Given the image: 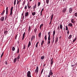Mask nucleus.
I'll use <instances>...</instances> for the list:
<instances>
[{
  "label": "nucleus",
  "instance_id": "obj_1",
  "mask_svg": "<svg viewBox=\"0 0 77 77\" xmlns=\"http://www.w3.org/2000/svg\"><path fill=\"white\" fill-rule=\"evenodd\" d=\"M13 9H14V7H12L11 8L10 10V15H11V16H12V14H13V12H12V11H13Z\"/></svg>",
  "mask_w": 77,
  "mask_h": 77
},
{
  "label": "nucleus",
  "instance_id": "obj_2",
  "mask_svg": "<svg viewBox=\"0 0 77 77\" xmlns=\"http://www.w3.org/2000/svg\"><path fill=\"white\" fill-rule=\"evenodd\" d=\"M27 76L28 77H32L31 76V72H30V71H29L27 73Z\"/></svg>",
  "mask_w": 77,
  "mask_h": 77
},
{
  "label": "nucleus",
  "instance_id": "obj_3",
  "mask_svg": "<svg viewBox=\"0 0 77 77\" xmlns=\"http://www.w3.org/2000/svg\"><path fill=\"white\" fill-rule=\"evenodd\" d=\"M39 71V68H38V66H37L36 67V69L35 70V72H36V74H38V71Z\"/></svg>",
  "mask_w": 77,
  "mask_h": 77
},
{
  "label": "nucleus",
  "instance_id": "obj_4",
  "mask_svg": "<svg viewBox=\"0 0 77 77\" xmlns=\"http://www.w3.org/2000/svg\"><path fill=\"white\" fill-rule=\"evenodd\" d=\"M29 12H26L25 13V17H29Z\"/></svg>",
  "mask_w": 77,
  "mask_h": 77
},
{
  "label": "nucleus",
  "instance_id": "obj_5",
  "mask_svg": "<svg viewBox=\"0 0 77 77\" xmlns=\"http://www.w3.org/2000/svg\"><path fill=\"white\" fill-rule=\"evenodd\" d=\"M60 28L62 31H63V26H62V25L60 24Z\"/></svg>",
  "mask_w": 77,
  "mask_h": 77
},
{
  "label": "nucleus",
  "instance_id": "obj_6",
  "mask_svg": "<svg viewBox=\"0 0 77 77\" xmlns=\"http://www.w3.org/2000/svg\"><path fill=\"white\" fill-rule=\"evenodd\" d=\"M35 38V35H32L31 37V41H32Z\"/></svg>",
  "mask_w": 77,
  "mask_h": 77
},
{
  "label": "nucleus",
  "instance_id": "obj_7",
  "mask_svg": "<svg viewBox=\"0 0 77 77\" xmlns=\"http://www.w3.org/2000/svg\"><path fill=\"white\" fill-rule=\"evenodd\" d=\"M72 8H70L69 10V13H70V14L71 13V12H72Z\"/></svg>",
  "mask_w": 77,
  "mask_h": 77
},
{
  "label": "nucleus",
  "instance_id": "obj_8",
  "mask_svg": "<svg viewBox=\"0 0 77 77\" xmlns=\"http://www.w3.org/2000/svg\"><path fill=\"white\" fill-rule=\"evenodd\" d=\"M53 74V72H52V71L51 69L49 71V75H50L51 76Z\"/></svg>",
  "mask_w": 77,
  "mask_h": 77
},
{
  "label": "nucleus",
  "instance_id": "obj_9",
  "mask_svg": "<svg viewBox=\"0 0 77 77\" xmlns=\"http://www.w3.org/2000/svg\"><path fill=\"white\" fill-rule=\"evenodd\" d=\"M66 8H64L63 9V10L62 11V12H63V13H65V12H66Z\"/></svg>",
  "mask_w": 77,
  "mask_h": 77
},
{
  "label": "nucleus",
  "instance_id": "obj_10",
  "mask_svg": "<svg viewBox=\"0 0 77 77\" xmlns=\"http://www.w3.org/2000/svg\"><path fill=\"white\" fill-rule=\"evenodd\" d=\"M25 35H26V32H25L23 35V38L22 39H24V37L25 36Z\"/></svg>",
  "mask_w": 77,
  "mask_h": 77
},
{
  "label": "nucleus",
  "instance_id": "obj_11",
  "mask_svg": "<svg viewBox=\"0 0 77 77\" xmlns=\"http://www.w3.org/2000/svg\"><path fill=\"white\" fill-rule=\"evenodd\" d=\"M53 59L52 58L51 60V66H52L53 65Z\"/></svg>",
  "mask_w": 77,
  "mask_h": 77
},
{
  "label": "nucleus",
  "instance_id": "obj_12",
  "mask_svg": "<svg viewBox=\"0 0 77 77\" xmlns=\"http://www.w3.org/2000/svg\"><path fill=\"white\" fill-rule=\"evenodd\" d=\"M58 41V37H57L55 38V43H57V42Z\"/></svg>",
  "mask_w": 77,
  "mask_h": 77
},
{
  "label": "nucleus",
  "instance_id": "obj_13",
  "mask_svg": "<svg viewBox=\"0 0 77 77\" xmlns=\"http://www.w3.org/2000/svg\"><path fill=\"white\" fill-rule=\"evenodd\" d=\"M30 45H31V42L29 41L28 45V48H29Z\"/></svg>",
  "mask_w": 77,
  "mask_h": 77
},
{
  "label": "nucleus",
  "instance_id": "obj_14",
  "mask_svg": "<svg viewBox=\"0 0 77 77\" xmlns=\"http://www.w3.org/2000/svg\"><path fill=\"white\" fill-rule=\"evenodd\" d=\"M44 42H45L44 41V40H42L41 43V45L42 47V46L43 45V44H44Z\"/></svg>",
  "mask_w": 77,
  "mask_h": 77
},
{
  "label": "nucleus",
  "instance_id": "obj_15",
  "mask_svg": "<svg viewBox=\"0 0 77 77\" xmlns=\"http://www.w3.org/2000/svg\"><path fill=\"white\" fill-rule=\"evenodd\" d=\"M68 26L69 27H72V23H69V24L68 25Z\"/></svg>",
  "mask_w": 77,
  "mask_h": 77
},
{
  "label": "nucleus",
  "instance_id": "obj_16",
  "mask_svg": "<svg viewBox=\"0 0 77 77\" xmlns=\"http://www.w3.org/2000/svg\"><path fill=\"white\" fill-rule=\"evenodd\" d=\"M4 17H2L0 19L1 21H4Z\"/></svg>",
  "mask_w": 77,
  "mask_h": 77
},
{
  "label": "nucleus",
  "instance_id": "obj_17",
  "mask_svg": "<svg viewBox=\"0 0 77 77\" xmlns=\"http://www.w3.org/2000/svg\"><path fill=\"white\" fill-rule=\"evenodd\" d=\"M50 40H48L47 45H50Z\"/></svg>",
  "mask_w": 77,
  "mask_h": 77
},
{
  "label": "nucleus",
  "instance_id": "obj_18",
  "mask_svg": "<svg viewBox=\"0 0 77 77\" xmlns=\"http://www.w3.org/2000/svg\"><path fill=\"white\" fill-rule=\"evenodd\" d=\"M41 32H40L38 34V38H41Z\"/></svg>",
  "mask_w": 77,
  "mask_h": 77
},
{
  "label": "nucleus",
  "instance_id": "obj_19",
  "mask_svg": "<svg viewBox=\"0 0 77 77\" xmlns=\"http://www.w3.org/2000/svg\"><path fill=\"white\" fill-rule=\"evenodd\" d=\"M31 31V28L30 27V26H29V28L28 32L29 33H30V32Z\"/></svg>",
  "mask_w": 77,
  "mask_h": 77
},
{
  "label": "nucleus",
  "instance_id": "obj_20",
  "mask_svg": "<svg viewBox=\"0 0 77 77\" xmlns=\"http://www.w3.org/2000/svg\"><path fill=\"white\" fill-rule=\"evenodd\" d=\"M44 26V24H42L40 25L39 28L40 29V30H41V29H42V26Z\"/></svg>",
  "mask_w": 77,
  "mask_h": 77
},
{
  "label": "nucleus",
  "instance_id": "obj_21",
  "mask_svg": "<svg viewBox=\"0 0 77 77\" xmlns=\"http://www.w3.org/2000/svg\"><path fill=\"white\" fill-rule=\"evenodd\" d=\"M8 7H7L6 8V14H8Z\"/></svg>",
  "mask_w": 77,
  "mask_h": 77
},
{
  "label": "nucleus",
  "instance_id": "obj_22",
  "mask_svg": "<svg viewBox=\"0 0 77 77\" xmlns=\"http://www.w3.org/2000/svg\"><path fill=\"white\" fill-rule=\"evenodd\" d=\"M71 22L72 23H75V21H74V19H72L71 20Z\"/></svg>",
  "mask_w": 77,
  "mask_h": 77
},
{
  "label": "nucleus",
  "instance_id": "obj_23",
  "mask_svg": "<svg viewBox=\"0 0 77 77\" xmlns=\"http://www.w3.org/2000/svg\"><path fill=\"white\" fill-rule=\"evenodd\" d=\"M32 15H33V16L36 15V13L35 12H32Z\"/></svg>",
  "mask_w": 77,
  "mask_h": 77
},
{
  "label": "nucleus",
  "instance_id": "obj_24",
  "mask_svg": "<svg viewBox=\"0 0 77 77\" xmlns=\"http://www.w3.org/2000/svg\"><path fill=\"white\" fill-rule=\"evenodd\" d=\"M71 38H72V35H69L68 38L69 39H70Z\"/></svg>",
  "mask_w": 77,
  "mask_h": 77
},
{
  "label": "nucleus",
  "instance_id": "obj_25",
  "mask_svg": "<svg viewBox=\"0 0 77 77\" xmlns=\"http://www.w3.org/2000/svg\"><path fill=\"white\" fill-rule=\"evenodd\" d=\"M36 31H37V28H35L34 30V32L36 33Z\"/></svg>",
  "mask_w": 77,
  "mask_h": 77
},
{
  "label": "nucleus",
  "instance_id": "obj_26",
  "mask_svg": "<svg viewBox=\"0 0 77 77\" xmlns=\"http://www.w3.org/2000/svg\"><path fill=\"white\" fill-rule=\"evenodd\" d=\"M28 4L27 5V6H28V9H30V8H31V6L29 5Z\"/></svg>",
  "mask_w": 77,
  "mask_h": 77
},
{
  "label": "nucleus",
  "instance_id": "obj_27",
  "mask_svg": "<svg viewBox=\"0 0 77 77\" xmlns=\"http://www.w3.org/2000/svg\"><path fill=\"white\" fill-rule=\"evenodd\" d=\"M56 33V31H55V30H54L53 31V35H55V34Z\"/></svg>",
  "mask_w": 77,
  "mask_h": 77
},
{
  "label": "nucleus",
  "instance_id": "obj_28",
  "mask_svg": "<svg viewBox=\"0 0 77 77\" xmlns=\"http://www.w3.org/2000/svg\"><path fill=\"white\" fill-rule=\"evenodd\" d=\"M41 59L42 60H43L44 58H45V57L44 56H42L41 57Z\"/></svg>",
  "mask_w": 77,
  "mask_h": 77
},
{
  "label": "nucleus",
  "instance_id": "obj_29",
  "mask_svg": "<svg viewBox=\"0 0 77 77\" xmlns=\"http://www.w3.org/2000/svg\"><path fill=\"white\" fill-rule=\"evenodd\" d=\"M5 10H4L3 12H2V13H1V15H3V14H4L5 13Z\"/></svg>",
  "mask_w": 77,
  "mask_h": 77
},
{
  "label": "nucleus",
  "instance_id": "obj_30",
  "mask_svg": "<svg viewBox=\"0 0 77 77\" xmlns=\"http://www.w3.org/2000/svg\"><path fill=\"white\" fill-rule=\"evenodd\" d=\"M41 5V2H38V7H39V6Z\"/></svg>",
  "mask_w": 77,
  "mask_h": 77
},
{
  "label": "nucleus",
  "instance_id": "obj_31",
  "mask_svg": "<svg viewBox=\"0 0 77 77\" xmlns=\"http://www.w3.org/2000/svg\"><path fill=\"white\" fill-rule=\"evenodd\" d=\"M15 50V48L14 47H13V48H12V51H14Z\"/></svg>",
  "mask_w": 77,
  "mask_h": 77
},
{
  "label": "nucleus",
  "instance_id": "obj_32",
  "mask_svg": "<svg viewBox=\"0 0 77 77\" xmlns=\"http://www.w3.org/2000/svg\"><path fill=\"white\" fill-rule=\"evenodd\" d=\"M47 35H45V41H47Z\"/></svg>",
  "mask_w": 77,
  "mask_h": 77
},
{
  "label": "nucleus",
  "instance_id": "obj_33",
  "mask_svg": "<svg viewBox=\"0 0 77 77\" xmlns=\"http://www.w3.org/2000/svg\"><path fill=\"white\" fill-rule=\"evenodd\" d=\"M53 14L51 15V20H53Z\"/></svg>",
  "mask_w": 77,
  "mask_h": 77
},
{
  "label": "nucleus",
  "instance_id": "obj_34",
  "mask_svg": "<svg viewBox=\"0 0 77 77\" xmlns=\"http://www.w3.org/2000/svg\"><path fill=\"white\" fill-rule=\"evenodd\" d=\"M17 61V58H15L14 59V63H16V61Z\"/></svg>",
  "mask_w": 77,
  "mask_h": 77
},
{
  "label": "nucleus",
  "instance_id": "obj_35",
  "mask_svg": "<svg viewBox=\"0 0 77 77\" xmlns=\"http://www.w3.org/2000/svg\"><path fill=\"white\" fill-rule=\"evenodd\" d=\"M44 71V69H42L41 71V75L42 74V72H43V71Z\"/></svg>",
  "mask_w": 77,
  "mask_h": 77
},
{
  "label": "nucleus",
  "instance_id": "obj_36",
  "mask_svg": "<svg viewBox=\"0 0 77 77\" xmlns=\"http://www.w3.org/2000/svg\"><path fill=\"white\" fill-rule=\"evenodd\" d=\"M46 2L47 4H48V3H49V0H46Z\"/></svg>",
  "mask_w": 77,
  "mask_h": 77
},
{
  "label": "nucleus",
  "instance_id": "obj_37",
  "mask_svg": "<svg viewBox=\"0 0 77 77\" xmlns=\"http://www.w3.org/2000/svg\"><path fill=\"white\" fill-rule=\"evenodd\" d=\"M19 52H20V50H19V48H18L17 53H18H18H19Z\"/></svg>",
  "mask_w": 77,
  "mask_h": 77
},
{
  "label": "nucleus",
  "instance_id": "obj_38",
  "mask_svg": "<svg viewBox=\"0 0 77 77\" xmlns=\"http://www.w3.org/2000/svg\"><path fill=\"white\" fill-rule=\"evenodd\" d=\"M68 26H66V30H68Z\"/></svg>",
  "mask_w": 77,
  "mask_h": 77
},
{
  "label": "nucleus",
  "instance_id": "obj_39",
  "mask_svg": "<svg viewBox=\"0 0 77 77\" xmlns=\"http://www.w3.org/2000/svg\"><path fill=\"white\" fill-rule=\"evenodd\" d=\"M51 41L52 42V44H53V43H54V39L52 40Z\"/></svg>",
  "mask_w": 77,
  "mask_h": 77
},
{
  "label": "nucleus",
  "instance_id": "obj_40",
  "mask_svg": "<svg viewBox=\"0 0 77 77\" xmlns=\"http://www.w3.org/2000/svg\"><path fill=\"white\" fill-rule=\"evenodd\" d=\"M76 39H77V38H75V39L73 41V42H74L75 41V40H76Z\"/></svg>",
  "mask_w": 77,
  "mask_h": 77
},
{
  "label": "nucleus",
  "instance_id": "obj_41",
  "mask_svg": "<svg viewBox=\"0 0 77 77\" xmlns=\"http://www.w3.org/2000/svg\"><path fill=\"white\" fill-rule=\"evenodd\" d=\"M36 8V5L35 4L34 6L33 7V9H35Z\"/></svg>",
  "mask_w": 77,
  "mask_h": 77
},
{
  "label": "nucleus",
  "instance_id": "obj_42",
  "mask_svg": "<svg viewBox=\"0 0 77 77\" xmlns=\"http://www.w3.org/2000/svg\"><path fill=\"white\" fill-rule=\"evenodd\" d=\"M48 40H50V35H48Z\"/></svg>",
  "mask_w": 77,
  "mask_h": 77
},
{
  "label": "nucleus",
  "instance_id": "obj_43",
  "mask_svg": "<svg viewBox=\"0 0 77 77\" xmlns=\"http://www.w3.org/2000/svg\"><path fill=\"white\" fill-rule=\"evenodd\" d=\"M57 30H58V31H60V28H59V26H58Z\"/></svg>",
  "mask_w": 77,
  "mask_h": 77
},
{
  "label": "nucleus",
  "instance_id": "obj_44",
  "mask_svg": "<svg viewBox=\"0 0 77 77\" xmlns=\"http://www.w3.org/2000/svg\"><path fill=\"white\" fill-rule=\"evenodd\" d=\"M17 1L14 0V5H16V2Z\"/></svg>",
  "mask_w": 77,
  "mask_h": 77
},
{
  "label": "nucleus",
  "instance_id": "obj_45",
  "mask_svg": "<svg viewBox=\"0 0 77 77\" xmlns=\"http://www.w3.org/2000/svg\"><path fill=\"white\" fill-rule=\"evenodd\" d=\"M17 36H18V34H17L15 36V39L17 40Z\"/></svg>",
  "mask_w": 77,
  "mask_h": 77
},
{
  "label": "nucleus",
  "instance_id": "obj_46",
  "mask_svg": "<svg viewBox=\"0 0 77 77\" xmlns=\"http://www.w3.org/2000/svg\"><path fill=\"white\" fill-rule=\"evenodd\" d=\"M3 54H4V53L3 52V53L2 54L1 56V58H2V56H3Z\"/></svg>",
  "mask_w": 77,
  "mask_h": 77
},
{
  "label": "nucleus",
  "instance_id": "obj_47",
  "mask_svg": "<svg viewBox=\"0 0 77 77\" xmlns=\"http://www.w3.org/2000/svg\"><path fill=\"white\" fill-rule=\"evenodd\" d=\"M74 14L75 17H77V13H75Z\"/></svg>",
  "mask_w": 77,
  "mask_h": 77
},
{
  "label": "nucleus",
  "instance_id": "obj_48",
  "mask_svg": "<svg viewBox=\"0 0 77 77\" xmlns=\"http://www.w3.org/2000/svg\"><path fill=\"white\" fill-rule=\"evenodd\" d=\"M5 65H7V64H8V62H7V61H6L5 62Z\"/></svg>",
  "mask_w": 77,
  "mask_h": 77
},
{
  "label": "nucleus",
  "instance_id": "obj_49",
  "mask_svg": "<svg viewBox=\"0 0 77 77\" xmlns=\"http://www.w3.org/2000/svg\"><path fill=\"white\" fill-rule=\"evenodd\" d=\"M26 3V2L25 1H24L23 3V5H25V3Z\"/></svg>",
  "mask_w": 77,
  "mask_h": 77
},
{
  "label": "nucleus",
  "instance_id": "obj_50",
  "mask_svg": "<svg viewBox=\"0 0 77 77\" xmlns=\"http://www.w3.org/2000/svg\"><path fill=\"white\" fill-rule=\"evenodd\" d=\"M24 9H25V10H26L27 9V5H26V6H25V8H24Z\"/></svg>",
  "mask_w": 77,
  "mask_h": 77
},
{
  "label": "nucleus",
  "instance_id": "obj_51",
  "mask_svg": "<svg viewBox=\"0 0 77 77\" xmlns=\"http://www.w3.org/2000/svg\"><path fill=\"white\" fill-rule=\"evenodd\" d=\"M48 36H50V32H48Z\"/></svg>",
  "mask_w": 77,
  "mask_h": 77
},
{
  "label": "nucleus",
  "instance_id": "obj_52",
  "mask_svg": "<svg viewBox=\"0 0 77 77\" xmlns=\"http://www.w3.org/2000/svg\"><path fill=\"white\" fill-rule=\"evenodd\" d=\"M8 31H5L4 32V33H8Z\"/></svg>",
  "mask_w": 77,
  "mask_h": 77
},
{
  "label": "nucleus",
  "instance_id": "obj_53",
  "mask_svg": "<svg viewBox=\"0 0 77 77\" xmlns=\"http://www.w3.org/2000/svg\"><path fill=\"white\" fill-rule=\"evenodd\" d=\"M26 48V45H24L23 49H25Z\"/></svg>",
  "mask_w": 77,
  "mask_h": 77
},
{
  "label": "nucleus",
  "instance_id": "obj_54",
  "mask_svg": "<svg viewBox=\"0 0 77 77\" xmlns=\"http://www.w3.org/2000/svg\"><path fill=\"white\" fill-rule=\"evenodd\" d=\"M53 39H54V35H53Z\"/></svg>",
  "mask_w": 77,
  "mask_h": 77
},
{
  "label": "nucleus",
  "instance_id": "obj_55",
  "mask_svg": "<svg viewBox=\"0 0 77 77\" xmlns=\"http://www.w3.org/2000/svg\"><path fill=\"white\" fill-rule=\"evenodd\" d=\"M67 34H69V30H67Z\"/></svg>",
  "mask_w": 77,
  "mask_h": 77
},
{
  "label": "nucleus",
  "instance_id": "obj_56",
  "mask_svg": "<svg viewBox=\"0 0 77 77\" xmlns=\"http://www.w3.org/2000/svg\"><path fill=\"white\" fill-rule=\"evenodd\" d=\"M20 57L19 56H18L17 57V59H20Z\"/></svg>",
  "mask_w": 77,
  "mask_h": 77
},
{
  "label": "nucleus",
  "instance_id": "obj_57",
  "mask_svg": "<svg viewBox=\"0 0 77 77\" xmlns=\"http://www.w3.org/2000/svg\"><path fill=\"white\" fill-rule=\"evenodd\" d=\"M38 45H37V44H36V46H35V47H36V48H37V47H38Z\"/></svg>",
  "mask_w": 77,
  "mask_h": 77
},
{
  "label": "nucleus",
  "instance_id": "obj_58",
  "mask_svg": "<svg viewBox=\"0 0 77 77\" xmlns=\"http://www.w3.org/2000/svg\"><path fill=\"white\" fill-rule=\"evenodd\" d=\"M19 3V1H18V0H17V5Z\"/></svg>",
  "mask_w": 77,
  "mask_h": 77
},
{
  "label": "nucleus",
  "instance_id": "obj_59",
  "mask_svg": "<svg viewBox=\"0 0 77 77\" xmlns=\"http://www.w3.org/2000/svg\"><path fill=\"white\" fill-rule=\"evenodd\" d=\"M38 44H39V42H38L36 44H37L38 45Z\"/></svg>",
  "mask_w": 77,
  "mask_h": 77
},
{
  "label": "nucleus",
  "instance_id": "obj_60",
  "mask_svg": "<svg viewBox=\"0 0 77 77\" xmlns=\"http://www.w3.org/2000/svg\"><path fill=\"white\" fill-rule=\"evenodd\" d=\"M38 44H39V42H38L36 44H37L38 45Z\"/></svg>",
  "mask_w": 77,
  "mask_h": 77
},
{
  "label": "nucleus",
  "instance_id": "obj_61",
  "mask_svg": "<svg viewBox=\"0 0 77 77\" xmlns=\"http://www.w3.org/2000/svg\"><path fill=\"white\" fill-rule=\"evenodd\" d=\"M50 75H48V77H50Z\"/></svg>",
  "mask_w": 77,
  "mask_h": 77
},
{
  "label": "nucleus",
  "instance_id": "obj_62",
  "mask_svg": "<svg viewBox=\"0 0 77 77\" xmlns=\"http://www.w3.org/2000/svg\"><path fill=\"white\" fill-rule=\"evenodd\" d=\"M44 8H42V11H44Z\"/></svg>",
  "mask_w": 77,
  "mask_h": 77
},
{
  "label": "nucleus",
  "instance_id": "obj_63",
  "mask_svg": "<svg viewBox=\"0 0 77 77\" xmlns=\"http://www.w3.org/2000/svg\"><path fill=\"white\" fill-rule=\"evenodd\" d=\"M71 66L72 67H73V66H74V65H72Z\"/></svg>",
  "mask_w": 77,
  "mask_h": 77
},
{
  "label": "nucleus",
  "instance_id": "obj_64",
  "mask_svg": "<svg viewBox=\"0 0 77 77\" xmlns=\"http://www.w3.org/2000/svg\"><path fill=\"white\" fill-rule=\"evenodd\" d=\"M51 22H50V23H49V24L50 25H51Z\"/></svg>",
  "mask_w": 77,
  "mask_h": 77
}]
</instances>
